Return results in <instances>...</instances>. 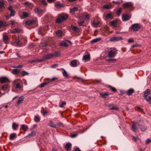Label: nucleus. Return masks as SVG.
<instances>
[{
    "mask_svg": "<svg viewBox=\"0 0 151 151\" xmlns=\"http://www.w3.org/2000/svg\"><path fill=\"white\" fill-rule=\"evenodd\" d=\"M27 41L26 38H24L22 40H20L18 37H16L14 40V43H12L11 44L16 46H21L22 44H25Z\"/></svg>",
    "mask_w": 151,
    "mask_h": 151,
    "instance_id": "obj_1",
    "label": "nucleus"
},
{
    "mask_svg": "<svg viewBox=\"0 0 151 151\" xmlns=\"http://www.w3.org/2000/svg\"><path fill=\"white\" fill-rule=\"evenodd\" d=\"M117 49L115 48H111L109 50L108 56L109 58H114L117 54Z\"/></svg>",
    "mask_w": 151,
    "mask_h": 151,
    "instance_id": "obj_2",
    "label": "nucleus"
},
{
    "mask_svg": "<svg viewBox=\"0 0 151 151\" xmlns=\"http://www.w3.org/2000/svg\"><path fill=\"white\" fill-rule=\"evenodd\" d=\"M137 122H134L131 125V129L134 132L137 133L138 132V128L137 127Z\"/></svg>",
    "mask_w": 151,
    "mask_h": 151,
    "instance_id": "obj_3",
    "label": "nucleus"
},
{
    "mask_svg": "<svg viewBox=\"0 0 151 151\" xmlns=\"http://www.w3.org/2000/svg\"><path fill=\"white\" fill-rule=\"evenodd\" d=\"M131 29L134 31H138L141 27L140 24L136 23L132 25L131 26Z\"/></svg>",
    "mask_w": 151,
    "mask_h": 151,
    "instance_id": "obj_4",
    "label": "nucleus"
},
{
    "mask_svg": "<svg viewBox=\"0 0 151 151\" xmlns=\"http://www.w3.org/2000/svg\"><path fill=\"white\" fill-rule=\"evenodd\" d=\"M15 88L16 90L19 89L21 91L23 90V85L22 83H19L16 84Z\"/></svg>",
    "mask_w": 151,
    "mask_h": 151,
    "instance_id": "obj_5",
    "label": "nucleus"
},
{
    "mask_svg": "<svg viewBox=\"0 0 151 151\" xmlns=\"http://www.w3.org/2000/svg\"><path fill=\"white\" fill-rule=\"evenodd\" d=\"M8 9L10 12V17H14L15 13V11L13 9V7L12 6H10L8 8Z\"/></svg>",
    "mask_w": 151,
    "mask_h": 151,
    "instance_id": "obj_6",
    "label": "nucleus"
},
{
    "mask_svg": "<svg viewBox=\"0 0 151 151\" xmlns=\"http://www.w3.org/2000/svg\"><path fill=\"white\" fill-rule=\"evenodd\" d=\"M140 130L142 131H145L147 129V127L143 124H140L139 123L138 124Z\"/></svg>",
    "mask_w": 151,
    "mask_h": 151,
    "instance_id": "obj_7",
    "label": "nucleus"
},
{
    "mask_svg": "<svg viewBox=\"0 0 151 151\" xmlns=\"http://www.w3.org/2000/svg\"><path fill=\"white\" fill-rule=\"evenodd\" d=\"M123 6L124 8H132L133 7V4L131 2H127L123 4Z\"/></svg>",
    "mask_w": 151,
    "mask_h": 151,
    "instance_id": "obj_8",
    "label": "nucleus"
},
{
    "mask_svg": "<svg viewBox=\"0 0 151 151\" xmlns=\"http://www.w3.org/2000/svg\"><path fill=\"white\" fill-rule=\"evenodd\" d=\"M122 18L123 21H127L130 18V17L129 15L124 14L122 15Z\"/></svg>",
    "mask_w": 151,
    "mask_h": 151,
    "instance_id": "obj_9",
    "label": "nucleus"
},
{
    "mask_svg": "<svg viewBox=\"0 0 151 151\" xmlns=\"http://www.w3.org/2000/svg\"><path fill=\"white\" fill-rule=\"evenodd\" d=\"M8 81L9 82V83L10 82V81H9V80L7 77H2L0 78V82L1 84L7 82Z\"/></svg>",
    "mask_w": 151,
    "mask_h": 151,
    "instance_id": "obj_10",
    "label": "nucleus"
},
{
    "mask_svg": "<svg viewBox=\"0 0 151 151\" xmlns=\"http://www.w3.org/2000/svg\"><path fill=\"white\" fill-rule=\"evenodd\" d=\"M53 57L52 54H49L46 55L44 56L43 57V58L42 59H44L43 61H45L46 60L50 59H51Z\"/></svg>",
    "mask_w": 151,
    "mask_h": 151,
    "instance_id": "obj_11",
    "label": "nucleus"
},
{
    "mask_svg": "<svg viewBox=\"0 0 151 151\" xmlns=\"http://www.w3.org/2000/svg\"><path fill=\"white\" fill-rule=\"evenodd\" d=\"M122 38L121 37H111L110 39V40L112 42L117 41L119 40H122Z\"/></svg>",
    "mask_w": 151,
    "mask_h": 151,
    "instance_id": "obj_12",
    "label": "nucleus"
},
{
    "mask_svg": "<svg viewBox=\"0 0 151 151\" xmlns=\"http://www.w3.org/2000/svg\"><path fill=\"white\" fill-rule=\"evenodd\" d=\"M77 61H78L76 60L71 61L70 64V66L72 67H75L76 66L77 64Z\"/></svg>",
    "mask_w": 151,
    "mask_h": 151,
    "instance_id": "obj_13",
    "label": "nucleus"
},
{
    "mask_svg": "<svg viewBox=\"0 0 151 151\" xmlns=\"http://www.w3.org/2000/svg\"><path fill=\"white\" fill-rule=\"evenodd\" d=\"M83 60L86 61H88L90 59V54L88 53L87 55H86L83 56Z\"/></svg>",
    "mask_w": 151,
    "mask_h": 151,
    "instance_id": "obj_14",
    "label": "nucleus"
},
{
    "mask_svg": "<svg viewBox=\"0 0 151 151\" xmlns=\"http://www.w3.org/2000/svg\"><path fill=\"white\" fill-rule=\"evenodd\" d=\"M36 21L33 19L29 20L25 22L26 24L28 25H31L35 23H36Z\"/></svg>",
    "mask_w": 151,
    "mask_h": 151,
    "instance_id": "obj_15",
    "label": "nucleus"
},
{
    "mask_svg": "<svg viewBox=\"0 0 151 151\" xmlns=\"http://www.w3.org/2000/svg\"><path fill=\"white\" fill-rule=\"evenodd\" d=\"M150 89H147L144 92V97L145 99H146L147 96L150 94Z\"/></svg>",
    "mask_w": 151,
    "mask_h": 151,
    "instance_id": "obj_16",
    "label": "nucleus"
},
{
    "mask_svg": "<svg viewBox=\"0 0 151 151\" xmlns=\"http://www.w3.org/2000/svg\"><path fill=\"white\" fill-rule=\"evenodd\" d=\"M20 70L17 69H13L11 70V73L14 74H17L19 73Z\"/></svg>",
    "mask_w": 151,
    "mask_h": 151,
    "instance_id": "obj_17",
    "label": "nucleus"
},
{
    "mask_svg": "<svg viewBox=\"0 0 151 151\" xmlns=\"http://www.w3.org/2000/svg\"><path fill=\"white\" fill-rule=\"evenodd\" d=\"M44 59H37L35 60H31L30 61H29V63H36V62H38V63H40L42 62L43 61V60Z\"/></svg>",
    "mask_w": 151,
    "mask_h": 151,
    "instance_id": "obj_18",
    "label": "nucleus"
},
{
    "mask_svg": "<svg viewBox=\"0 0 151 151\" xmlns=\"http://www.w3.org/2000/svg\"><path fill=\"white\" fill-rule=\"evenodd\" d=\"M101 39V38L99 37L94 39L92 40L91 41V43H94L100 41Z\"/></svg>",
    "mask_w": 151,
    "mask_h": 151,
    "instance_id": "obj_19",
    "label": "nucleus"
},
{
    "mask_svg": "<svg viewBox=\"0 0 151 151\" xmlns=\"http://www.w3.org/2000/svg\"><path fill=\"white\" fill-rule=\"evenodd\" d=\"M39 2L40 4L45 6L47 5V4L46 0H39Z\"/></svg>",
    "mask_w": 151,
    "mask_h": 151,
    "instance_id": "obj_20",
    "label": "nucleus"
},
{
    "mask_svg": "<svg viewBox=\"0 0 151 151\" xmlns=\"http://www.w3.org/2000/svg\"><path fill=\"white\" fill-rule=\"evenodd\" d=\"M23 4L26 6L29 7L32 6H33L32 4L28 1H26L24 2Z\"/></svg>",
    "mask_w": 151,
    "mask_h": 151,
    "instance_id": "obj_21",
    "label": "nucleus"
},
{
    "mask_svg": "<svg viewBox=\"0 0 151 151\" xmlns=\"http://www.w3.org/2000/svg\"><path fill=\"white\" fill-rule=\"evenodd\" d=\"M71 146L72 145L71 143H68L65 146V148L67 150H68L70 149Z\"/></svg>",
    "mask_w": 151,
    "mask_h": 151,
    "instance_id": "obj_22",
    "label": "nucleus"
},
{
    "mask_svg": "<svg viewBox=\"0 0 151 151\" xmlns=\"http://www.w3.org/2000/svg\"><path fill=\"white\" fill-rule=\"evenodd\" d=\"M71 28L73 30L77 32H80L79 28L76 26H71Z\"/></svg>",
    "mask_w": 151,
    "mask_h": 151,
    "instance_id": "obj_23",
    "label": "nucleus"
},
{
    "mask_svg": "<svg viewBox=\"0 0 151 151\" xmlns=\"http://www.w3.org/2000/svg\"><path fill=\"white\" fill-rule=\"evenodd\" d=\"M78 9V8L77 7H74L72 8H70V13L73 14Z\"/></svg>",
    "mask_w": 151,
    "mask_h": 151,
    "instance_id": "obj_24",
    "label": "nucleus"
},
{
    "mask_svg": "<svg viewBox=\"0 0 151 151\" xmlns=\"http://www.w3.org/2000/svg\"><path fill=\"white\" fill-rule=\"evenodd\" d=\"M117 24V21L116 20H115L111 21V26L114 27H115Z\"/></svg>",
    "mask_w": 151,
    "mask_h": 151,
    "instance_id": "obj_25",
    "label": "nucleus"
},
{
    "mask_svg": "<svg viewBox=\"0 0 151 151\" xmlns=\"http://www.w3.org/2000/svg\"><path fill=\"white\" fill-rule=\"evenodd\" d=\"M7 25V24L5 22L0 20V28L5 27Z\"/></svg>",
    "mask_w": 151,
    "mask_h": 151,
    "instance_id": "obj_26",
    "label": "nucleus"
},
{
    "mask_svg": "<svg viewBox=\"0 0 151 151\" xmlns=\"http://www.w3.org/2000/svg\"><path fill=\"white\" fill-rule=\"evenodd\" d=\"M134 92V90L133 89L131 88L128 90L126 92V93L128 95H131L132 93Z\"/></svg>",
    "mask_w": 151,
    "mask_h": 151,
    "instance_id": "obj_27",
    "label": "nucleus"
},
{
    "mask_svg": "<svg viewBox=\"0 0 151 151\" xmlns=\"http://www.w3.org/2000/svg\"><path fill=\"white\" fill-rule=\"evenodd\" d=\"M43 10L40 8H36L35 9V12L37 13H40L42 12Z\"/></svg>",
    "mask_w": 151,
    "mask_h": 151,
    "instance_id": "obj_28",
    "label": "nucleus"
},
{
    "mask_svg": "<svg viewBox=\"0 0 151 151\" xmlns=\"http://www.w3.org/2000/svg\"><path fill=\"white\" fill-rule=\"evenodd\" d=\"M62 69L63 70L62 73H63V76L65 77L68 78V73L66 71V70H65L63 68H62Z\"/></svg>",
    "mask_w": 151,
    "mask_h": 151,
    "instance_id": "obj_29",
    "label": "nucleus"
},
{
    "mask_svg": "<svg viewBox=\"0 0 151 151\" xmlns=\"http://www.w3.org/2000/svg\"><path fill=\"white\" fill-rule=\"evenodd\" d=\"M9 87L8 84H5L1 86V89L3 91H5Z\"/></svg>",
    "mask_w": 151,
    "mask_h": 151,
    "instance_id": "obj_30",
    "label": "nucleus"
},
{
    "mask_svg": "<svg viewBox=\"0 0 151 151\" xmlns=\"http://www.w3.org/2000/svg\"><path fill=\"white\" fill-rule=\"evenodd\" d=\"M60 17L62 19V21L68 18V16L66 14L61 15Z\"/></svg>",
    "mask_w": 151,
    "mask_h": 151,
    "instance_id": "obj_31",
    "label": "nucleus"
},
{
    "mask_svg": "<svg viewBox=\"0 0 151 151\" xmlns=\"http://www.w3.org/2000/svg\"><path fill=\"white\" fill-rule=\"evenodd\" d=\"M48 125L50 127L54 128H56L55 125L53 124V122L52 121H50L49 123L48 124Z\"/></svg>",
    "mask_w": 151,
    "mask_h": 151,
    "instance_id": "obj_32",
    "label": "nucleus"
},
{
    "mask_svg": "<svg viewBox=\"0 0 151 151\" xmlns=\"http://www.w3.org/2000/svg\"><path fill=\"white\" fill-rule=\"evenodd\" d=\"M17 135L15 133L11 134L9 136V139L10 140H12L14 138L16 137Z\"/></svg>",
    "mask_w": 151,
    "mask_h": 151,
    "instance_id": "obj_33",
    "label": "nucleus"
},
{
    "mask_svg": "<svg viewBox=\"0 0 151 151\" xmlns=\"http://www.w3.org/2000/svg\"><path fill=\"white\" fill-rule=\"evenodd\" d=\"M113 16L112 15L111 13H109L107 14L106 16V18L107 19H112L113 18Z\"/></svg>",
    "mask_w": 151,
    "mask_h": 151,
    "instance_id": "obj_34",
    "label": "nucleus"
},
{
    "mask_svg": "<svg viewBox=\"0 0 151 151\" xmlns=\"http://www.w3.org/2000/svg\"><path fill=\"white\" fill-rule=\"evenodd\" d=\"M40 117L38 115H35L34 117V120L36 122H38L40 121Z\"/></svg>",
    "mask_w": 151,
    "mask_h": 151,
    "instance_id": "obj_35",
    "label": "nucleus"
},
{
    "mask_svg": "<svg viewBox=\"0 0 151 151\" xmlns=\"http://www.w3.org/2000/svg\"><path fill=\"white\" fill-rule=\"evenodd\" d=\"M18 126V124H16L15 123H13L12 125V129L14 130H17V127Z\"/></svg>",
    "mask_w": 151,
    "mask_h": 151,
    "instance_id": "obj_36",
    "label": "nucleus"
},
{
    "mask_svg": "<svg viewBox=\"0 0 151 151\" xmlns=\"http://www.w3.org/2000/svg\"><path fill=\"white\" fill-rule=\"evenodd\" d=\"M112 6L111 4H107L103 6V8L106 9H109Z\"/></svg>",
    "mask_w": 151,
    "mask_h": 151,
    "instance_id": "obj_37",
    "label": "nucleus"
},
{
    "mask_svg": "<svg viewBox=\"0 0 151 151\" xmlns=\"http://www.w3.org/2000/svg\"><path fill=\"white\" fill-rule=\"evenodd\" d=\"M24 97L23 96H22L20 97L19 99L17 101V104H19L22 101L24 100Z\"/></svg>",
    "mask_w": 151,
    "mask_h": 151,
    "instance_id": "obj_38",
    "label": "nucleus"
},
{
    "mask_svg": "<svg viewBox=\"0 0 151 151\" xmlns=\"http://www.w3.org/2000/svg\"><path fill=\"white\" fill-rule=\"evenodd\" d=\"M60 46H63L64 47H67L68 46V45L66 44L65 41H62L60 44Z\"/></svg>",
    "mask_w": 151,
    "mask_h": 151,
    "instance_id": "obj_39",
    "label": "nucleus"
},
{
    "mask_svg": "<svg viewBox=\"0 0 151 151\" xmlns=\"http://www.w3.org/2000/svg\"><path fill=\"white\" fill-rule=\"evenodd\" d=\"M99 24V22L97 21L96 22L95 21H93L92 23V25L93 27H97Z\"/></svg>",
    "mask_w": 151,
    "mask_h": 151,
    "instance_id": "obj_40",
    "label": "nucleus"
},
{
    "mask_svg": "<svg viewBox=\"0 0 151 151\" xmlns=\"http://www.w3.org/2000/svg\"><path fill=\"white\" fill-rule=\"evenodd\" d=\"M56 34L59 36L61 37L62 36L63 32L61 30H58L56 32Z\"/></svg>",
    "mask_w": 151,
    "mask_h": 151,
    "instance_id": "obj_41",
    "label": "nucleus"
},
{
    "mask_svg": "<svg viewBox=\"0 0 151 151\" xmlns=\"http://www.w3.org/2000/svg\"><path fill=\"white\" fill-rule=\"evenodd\" d=\"M21 128L24 130H27L28 129V128L27 126L24 124H22L21 125Z\"/></svg>",
    "mask_w": 151,
    "mask_h": 151,
    "instance_id": "obj_42",
    "label": "nucleus"
},
{
    "mask_svg": "<svg viewBox=\"0 0 151 151\" xmlns=\"http://www.w3.org/2000/svg\"><path fill=\"white\" fill-rule=\"evenodd\" d=\"M77 22L79 26H83L84 21L83 20L79 19L78 21Z\"/></svg>",
    "mask_w": 151,
    "mask_h": 151,
    "instance_id": "obj_43",
    "label": "nucleus"
},
{
    "mask_svg": "<svg viewBox=\"0 0 151 151\" xmlns=\"http://www.w3.org/2000/svg\"><path fill=\"white\" fill-rule=\"evenodd\" d=\"M36 132L35 131H33L31 133L28 134L26 137L29 136H34Z\"/></svg>",
    "mask_w": 151,
    "mask_h": 151,
    "instance_id": "obj_44",
    "label": "nucleus"
},
{
    "mask_svg": "<svg viewBox=\"0 0 151 151\" xmlns=\"http://www.w3.org/2000/svg\"><path fill=\"white\" fill-rule=\"evenodd\" d=\"M100 95L102 97L106 98L107 96L109 94L106 93H101Z\"/></svg>",
    "mask_w": 151,
    "mask_h": 151,
    "instance_id": "obj_45",
    "label": "nucleus"
},
{
    "mask_svg": "<svg viewBox=\"0 0 151 151\" xmlns=\"http://www.w3.org/2000/svg\"><path fill=\"white\" fill-rule=\"evenodd\" d=\"M108 87L113 92H116L117 91V90H116V89L115 88H114V87H112V86H108Z\"/></svg>",
    "mask_w": 151,
    "mask_h": 151,
    "instance_id": "obj_46",
    "label": "nucleus"
},
{
    "mask_svg": "<svg viewBox=\"0 0 151 151\" xmlns=\"http://www.w3.org/2000/svg\"><path fill=\"white\" fill-rule=\"evenodd\" d=\"M29 74V73H27L25 71H23L21 72V75L22 76H24L25 75H27Z\"/></svg>",
    "mask_w": 151,
    "mask_h": 151,
    "instance_id": "obj_47",
    "label": "nucleus"
},
{
    "mask_svg": "<svg viewBox=\"0 0 151 151\" xmlns=\"http://www.w3.org/2000/svg\"><path fill=\"white\" fill-rule=\"evenodd\" d=\"M19 31L20 30L19 28L15 29H14L12 31V33H15L19 32Z\"/></svg>",
    "mask_w": 151,
    "mask_h": 151,
    "instance_id": "obj_48",
    "label": "nucleus"
},
{
    "mask_svg": "<svg viewBox=\"0 0 151 151\" xmlns=\"http://www.w3.org/2000/svg\"><path fill=\"white\" fill-rule=\"evenodd\" d=\"M66 104V102L65 101H63L62 102L61 104H59V107L62 108L63 106L65 105Z\"/></svg>",
    "mask_w": 151,
    "mask_h": 151,
    "instance_id": "obj_49",
    "label": "nucleus"
},
{
    "mask_svg": "<svg viewBox=\"0 0 151 151\" xmlns=\"http://www.w3.org/2000/svg\"><path fill=\"white\" fill-rule=\"evenodd\" d=\"M122 9L121 8H119V9L117 11L116 14L118 15V16L120 15V13L122 12Z\"/></svg>",
    "mask_w": 151,
    "mask_h": 151,
    "instance_id": "obj_50",
    "label": "nucleus"
},
{
    "mask_svg": "<svg viewBox=\"0 0 151 151\" xmlns=\"http://www.w3.org/2000/svg\"><path fill=\"white\" fill-rule=\"evenodd\" d=\"M56 128H58L59 127H60L61 126H63V124L62 123L59 122L56 125H55Z\"/></svg>",
    "mask_w": 151,
    "mask_h": 151,
    "instance_id": "obj_51",
    "label": "nucleus"
},
{
    "mask_svg": "<svg viewBox=\"0 0 151 151\" xmlns=\"http://www.w3.org/2000/svg\"><path fill=\"white\" fill-rule=\"evenodd\" d=\"M53 56H55L58 57L60 56V52H59L57 51L54 52V53H52Z\"/></svg>",
    "mask_w": 151,
    "mask_h": 151,
    "instance_id": "obj_52",
    "label": "nucleus"
},
{
    "mask_svg": "<svg viewBox=\"0 0 151 151\" xmlns=\"http://www.w3.org/2000/svg\"><path fill=\"white\" fill-rule=\"evenodd\" d=\"M116 60L114 59H107V61L110 63H114Z\"/></svg>",
    "mask_w": 151,
    "mask_h": 151,
    "instance_id": "obj_53",
    "label": "nucleus"
},
{
    "mask_svg": "<svg viewBox=\"0 0 151 151\" xmlns=\"http://www.w3.org/2000/svg\"><path fill=\"white\" fill-rule=\"evenodd\" d=\"M145 99L148 102L151 104V96H149L148 98H146Z\"/></svg>",
    "mask_w": 151,
    "mask_h": 151,
    "instance_id": "obj_54",
    "label": "nucleus"
},
{
    "mask_svg": "<svg viewBox=\"0 0 151 151\" xmlns=\"http://www.w3.org/2000/svg\"><path fill=\"white\" fill-rule=\"evenodd\" d=\"M3 38L4 41L6 42L8 39V36L6 35H4L3 36Z\"/></svg>",
    "mask_w": 151,
    "mask_h": 151,
    "instance_id": "obj_55",
    "label": "nucleus"
},
{
    "mask_svg": "<svg viewBox=\"0 0 151 151\" xmlns=\"http://www.w3.org/2000/svg\"><path fill=\"white\" fill-rule=\"evenodd\" d=\"M62 19L60 17L59 18H58L56 20V22L58 23H60L62 22Z\"/></svg>",
    "mask_w": 151,
    "mask_h": 151,
    "instance_id": "obj_56",
    "label": "nucleus"
},
{
    "mask_svg": "<svg viewBox=\"0 0 151 151\" xmlns=\"http://www.w3.org/2000/svg\"><path fill=\"white\" fill-rule=\"evenodd\" d=\"M22 15L24 18H26L28 17V14L25 12H23Z\"/></svg>",
    "mask_w": 151,
    "mask_h": 151,
    "instance_id": "obj_57",
    "label": "nucleus"
},
{
    "mask_svg": "<svg viewBox=\"0 0 151 151\" xmlns=\"http://www.w3.org/2000/svg\"><path fill=\"white\" fill-rule=\"evenodd\" d=\"M15 23L14 21L13 20H11L9 21V24L12 25V26L14 25Z\"/></svg>",
    "mask_w": 151,
    "mask_h": 151,
    "instance_id": "obj_58",
    "label": "nucleus"
},
{
    "mask_svg": "<svg viewBox=\"0 0 151 151\" xmlns=\"http://www.w3.org/2000/svg\"><path fill=\"white\" fill-rule=\"evenodd\" d=\"M150 142H151V139L150 138H148L145 141V143L146 144H148Z\"/></svg>",
    "mask_w": 151,
    "mask_h": 151,
    "instance_id": "obj_59",
    "label": "nucleus"
},
{
    "mask_svg": "<svg viewBox=\"0 0 151 151\" xmlns=\"http://www.w3.org/2000/svg\"><path fill=\"white\" fill-rule=\"evenodd\" d=\"M4 3L3 1H0V8L2 9L4 5Z\"/></svg>",
    "mask_w": 151,
    "mask_h": 151,
    "instance_id": "obj_60",
    "label": "nucleus"
},
{
    "mask_svg": "<svg viewBox=\"0 0 151 151\" xmlns=\"http://www.w3.org/2000/svg\"><path fill=\"white\" fill-rule=\"evenodd\" d=\"M110 110H118V108L117 107H112L110 109Z\"/></svg>",
    "mask_w": 151,
    "mask_h": 151,
    "instance_id": "obj_61",
    "label": "nucleus"
},
{
    "mask_svg": "<svg viewBox=\"0 0 151 151\" xmlns=\"http://www.w3.org/2000/svg\"><path fill=\"white\" fill-rule=\"evenodd\" d=\"M57 79V78L56 77H54L52 78L51 79H50V82H52L54 81H55Z\"/></svg>",
    "mask_w": 151,
    "mask_h": 151,
    "instance_id": "obj_62",
    "label": "nucleus"
},
{
    "mask_svg": "<svg viewBox=\"0 0 151 151\" xmlns=\"http://www.w3.org/2000/svg\"><path fill=\"white\" fill-rule=\"evenodd\" d=\"M84 16L87 19H89L90 18V16L88 14H85L84 15Z\"/></svg>",
    "mask_w": 151,
    "mask_h": 151,
    "instance_id": "obj_63",
    "label": "nucleus"
},
{
    "mask_svg": "<svg viewBox=\"0 0 151 151\" xmlns=\"http://www.w3.org/2000/svg\"><path fill=\"white\" fill-rule=\"evenodd\" d=\"M58 64H54L53 65H52L51 66V67L52 68H55L58 67Z\"/></svg>",
    "mask_w": 151,
    "mask_h": 151,
    "instance_id": "obj_64",
    "label": "nucleus"
}]
</instances>
